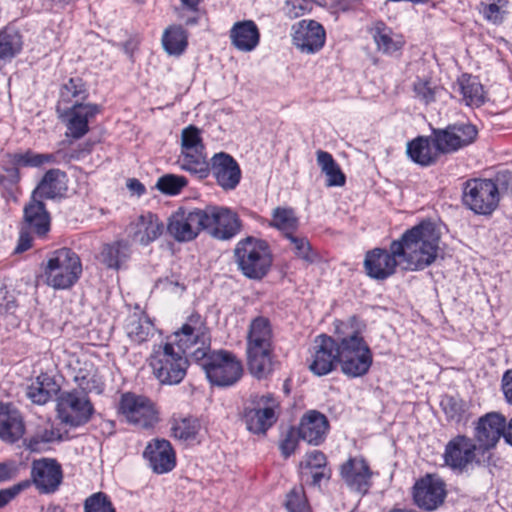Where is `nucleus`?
<instances>
[{"mask_svg":"<svg viewBox=\"0 0 512 512\" xmlns=\"http://www.w3.org/2000/svg\"><path fill=\"white\" fill-rule=\"evenodd\" d=\"M440 234L431 222L420 224L405 231L393 240V251L401 256V268L406 271H421L432 265L440 250Z\"/></svg>","mask_w":512,"mask_h":512,"instance_id":"1","label":"nucleus"},{"mask_svg":"<svg viewBox=\"0 0 512 512\" xmlns=\"http://www.w3.org/2000/svg\"><path fill=\"white\" fill-rule=\"evenodd\" d=\"M246 354L248 369L255 378L264 379L273 372V330L266 317L258 316L251 321Z\"/></svg>","mask_w":512,"mask_h":512,"instance_id":"2","label":"nucleus"},{"mask_svg":"<svg viewBox=\"0 0 512 512\" xmlns=\"http://www.w3.org/2000/svg\"><path fill=\"white\" fill-rule=\"evenodd\" d=\"M234 258L239 271L256 281L268 275L273 263L268 243L255 237L240 240L234 249Z\"/></svg>","mask_w":512,"mask_h":512,"instance_id":"3","label":"nucleus"},{"mask_svg":"<svg viewBox=\"0 0 512 512\" xmlns=\"http://www.w3.org/2000/svg\"><path fill=\"white\" fill-rule=\"evenodd\" d=\"M196 362L204 370L207 379L213 385L231 386L242 376V365L231 352L218 350L195 353Z\"/></svg>","mask_w":512,"mask_h":512,"instance_id":"4","label":"nucleus"},{"mask_svg":"<svg viewBox=\"0 0 512 512\" xmlns=\"http://www.w3.org/2000/svg\"><path fill=\"white\" fill-rule=\"evenodd\" d=\"M149 365L155 378L161 384H179L186 376L189 362L177 351L173 343H161L153 347Z\"/></svg>","mask_w":512,"mask_h":512,"instance_id":"5","label":"nucleus"},{"mask_svg":"<svg viewBox=\"0 0 512 512\" xmlns=\"http://www.w3.org/2000/svg\"><path fill=\"white\" fill-rule=\"evenodd\" d=\"M81 274V260L69 248H61L51 253L43 270L46 284L58 290L72 287Z\"/></svg>","mask_w":512,"mask_h":512,"instance_id":"6","label":"nucleus"},{"mask_svg":"<svg viewBox=\"0 0 512 512\" xmlns=\"http://www.w3.org/2000/svg\"><path fill=\"white\" fill-rule=\"evenodd\" d=\"M339 348V364L343 374L356 378L368 373L373 362V354L358 332L341 337Z\"/></svg>","mask_w":512,"mask_h":512,"instance_id":"7","label":"nucleus"},{"mask_svg":"<svg viewBox=\"0 0 512 512\" xmlns=\"http://www.w3.org/2000/svg\"><path fill=\"white\" fill-rule=\"evenodd\" d=\"M462 199L475 214L490 215L498 207L499 188L491 179H469L464 183Z\"/></svg>","mask_w":512,"mask_h":512,"instance_id":"8","label":"nucleus"},{"mask_svg":"<svg viewBox=\"0 0 512 512\" xmlns=\"http://www.w3.org/2000/svg\"><path fill=\"white\" fill-rule=\"evenodd\" d=\"M177 351L190 357L196 362L197 351L206 352L210 348L209 329L203 318L195 313L190 315L180 330L174 333Z\"/></svg>","mask_w":512,"mask_h":512,"instance_id":"9","label":"nucleus"},{"mask_svg":"<svg viewBox=\"0 0 512 512\" xmlns=\"http://www.w3.org/2000/svg\"><path fill=\"white\" fill-rule=\"evenodd\" d=\"M95 410L88 393L77 389L63 391L57 397V413L60 421L71 427L88 423Z\"/></svg>","mask_w":512,"mask_h":512,"instance_id":"10","label":"nucleus"},{"mask_svg":"<svg viewBox=\"0 0 512 512\" xmlns=\"http://www.w3.org/2000/svg\"><path fill=\"white\" fill-rule=\"evenodd\" d=\"M278 406L271 393L252 396L251 406L245 408L243 415L247 429L256 434L265 433L277 420L275 409Z\"/></svg>","mask_w":512,"mask_h":512,"instance_id":"11","label":"nucleus"},{"mask_svg":"<svg viewBox=\"0 0 512 512\" xmlns=\"http://www.w3.org/2000/svg\"><path fill=\"white\" fill-rule=\"evenodd\" d=\"M478 135L475 125L458 122L444 129L433 130V141L441 153H453L472 144Z\"/></svg>","mask_w":512,"mask_h":512,"instance_id":"12","label":"nucleus"},{"mask_svg":"<svg viewBox=\"0 0 512 512\" xmlns=\"http://www.w3.org/2000/svg\"><path fill=\"white\" fill-rule=\"evenodd\" d=\"M202 212L204 230L218 240H229L241 230L237 214L229 208L207 206Z\"/></svg>","mask_w":512,"mask_h":512,"instance_id":"13","label":"nucleus"},{"mask_svg":"<svg viewBox=\"0 0 512 512\" xmlns=\"http://www.w3.org/2000/svg\"><path fill=\"white\" fill-rule=\"evenodd\" d=\"M119 409L127 422L138 428H151L159 420L154 403L142 395L134 393L123 394Z\"/></svg>","mask_w":512,"mask_h":512,"instance_id":"14","label":"nucleus"},{"mask_svg":"<svg viewBox=\"0 0 512 512\" xmlns=\"http://www.w3.org/2000/svg\"><path fill=\"white\" fill-rule=\"evenodd\" d=\"M339 346L340 338L335 339L326 334L318 335L314 340L309 370L317 376L331 373L339 363Z\"/></svg>","mask_w":512,"mask_h":512,"instance_id":"15","label":"nucleus"},{"mask_svg":"<svg viewBox=\"0 0 512 512\" xmlns=\"http://www.w3.org/2000/svg\"><path fill=\"white\" fill-rule=\"evenodd\" d=\"M478 455H481V451L475 440L459 434L447 442L443 459L444 463L452 470L463 472L472 463L479 462Z\"/></svg>","mask_w":512,"mask_h":512,"instance_id":"16","label":"nucleus"},{"mask_svg":"<svg viewBox=\"0 0 512 512\" xmlns=\"http://www.w3.org/2000/svg\"><path fill=\"white\" fill-rule=\"evenodd\" d=\"M412 495L417 507L425 511H434L445 501L446 484L439 476L427 474L415 482Z\"/></svg>","mask_w":512,"mask_h":512,"instance_id":"17","label":"nucleus"},{"mask_svg":"<svg viewBox=\"0 0 512 512\" xmlns=\"http://www.w3.org/2000/svg\"><path fill=\"white\" fill-rule=\"evenodd\" d=\"M506 418L498 412H489L481 416L474 424L473 439L483 456L494 449L501 437L505 439Z\"/></svg>","mask_w":512,"mask_h":512,"instance_id":"18","label":"nucleus"},{"mask_svg":"<svg viewBox=\"0 0 512 512\" xmlns=\"http://www.w3.org/2000/svg\"><path fill=\"white\" fill-rule=\"evenodd\" d=\"M202 216V209L180 208L169 217L167 232L178 242L192 241L204 230Z\"/></svg>","mask_w":512,"mask_h":512,"instance_id":"19","label":"nucleus"},{"mask_svg":"<svg viewBox=\"0 0 512 512\" xmlns=\"http://www.w3.org/2000/svg\"><path fill=\"white\" fill-rule=\"evenodd\" d=\"M29 480L40 494H53L63 481L62 467L53 458L34 460L31 464Z\"/></svg>","mask_w":512,"mask_h":512,"instance_id":"20","label":"nucleus"},{"mask_svg":"<svg viewBox=\"0 0 512 512\" xmlns=\"http://www.w3.org/2000/svg\"><path fill=\"white\" fill-rule=\"evenodd\" d=\"M101 108L93 103H74L60 117L66 126V136L78 140L89 132V122Z\"/></svg>","mask_w":512,"mask_h":512,"instance_id":"21","label":"nucleus"},{"mask_svg":"<svg viewBox=\"0 0 512 512\" xmlns=\"http://www.w3.org/2000/svg\"><path fill=\"white\" fill-rule=\"evenodd\" d=\"M401 266V256L393 251V241L389 250L375 248L368 251L364 259V268L367 275L376 280H384L396 272L397 266Z\"/></svg>","mask_w":512,"mask_h":512,"instance_id":"22","label":"nucleus"},{"mask_svg":"<svg viewBox=\"0 0 512 512\" xmlns=\"http://www.w3.org/2000/svg\"><path fill=\"white\" fill-rule=\"evenodd\" d=\"M209 167L216 183L224 191L234 190L239 185L242 178L241 168L230 154L215 153L210 160Z\"/></svg>","mask_w":512,"mask_h":512,"instance_id":"23","label":"nucleus"},{"mask_svg":"<svg viewBox=\"0 0 512 512\" xmlns=\"http://www.w3.org/2000/svg\"><path fill=\"white\" fill-rule=\"evenodd\" d=\"M326 32L323 26L314 20H301L293 26V44L303 53L318 52L325 44Z\"/></svg>","mask_w":512,"mask_h":512,"instance_id":"24","label":"nucleus"},{"mask_svg":"<svg viewBox=\"0 0 512 512\" xmlns=\"http://www.w3.org/2000/svg\"><path fill=\"white\" fill-rule=\"evenodd\" d=\"M164 231V224L159 217L147 212L140 215L129 226V236L132 241L147 246L157 240Z\"/></svg>","mask_w":512,"mask_h":512,"instance_id":"25","label":"nucleus"},{"mask_svg":"<svg viewBox=\"0 0 512 512\" xmlns=\"http://www.w3.org/2000/svg\"><path fill=\"white\" fill-rule=\"evenodd\" d=\"M155 473L163 474L171 471L176 465V458L171 443L165 439L150 442L143 453Z\"/></svg>","mask_w":512,"mask_h":512,"instance_id":"26","label":"nucleus"},{"mask_svg":"<svg viewBox=\"0 0 512 512\" xmlns=\"http://www.w3.org/2000/svg\"><path fill=\"white\" fill-rule=\"evenodd\" d=\"M340 474L351 490L361 494H365L368 491L371 471L363 458H349L341 465Z\"/></svg>","mask_w":512,"mask_h":512,"instance_id":"27","label":"nucleus"},{"mask_svg":"<svg viewBox=\"0 0 512 512\" xmlns=\"http://www.w3.org/2000/svg\"><path fill=\"white\" fill-rule=\"evenodd\" d=\"M22 227L38 237H44L50 230V215L42 200L31 195L23 209Z\"/></svg>","mask_w":512,"mask_h":512,"instance_id":"28","label":"nucleus"},{"mask_svg":"<svg viewBox=\"0 0 512 512\" xmlns=\"http://www.w3.org/2000/svg\"><path fill=\"white\" fill-rule=\"evenodd\" d=\"M329 423L325 415L312 410L306 413L299 424L298 437L311 445L321 444L326 437Z\"/></svg>","mask_w":512,"mask_h":512,"instance_id":"29","label":"nucleus"},{"mask_svg":"<svg viewBox=\"0 0 512 512\" xmlns=\"http://www.w3.org/2000/svg\"><path fill=\"white\" fill-rule=\"evenodd\" d=\"M231 44L241 52H251L259 45L260 31L252 20L234 23L230 29Z\"/></svg>","mask_w":512,"mask_h":512,"instance_id":"30","label":"nucleus"},{"mask_svg":"<svg viewBox=\"0 0 512 512\" xmlns=\"http://www.w3.org/2000/svg\"><path fill=\"white\" fill-rule=\"evenodd\" d=\"M25 432L23 418L18 410L0 404V438L6 442L18 441Z\"/></svg>","mask_w":512,"mask_h":512,"instance_id":"31","label":"nucleus"},{"mask_svg":"<svg viewBox=\"0 0 512 512\" xmlns=\"http://www.w3.org/2000/svg\"><path fill=\"white\" fill-rule=\"evenodd\" d=\"M377 50L386 55H392L399 51L404 41L400 35H397L383 21H376L369 28Z\"/></svg>","mask_w":512,"mask_h":512,"instance_id":"32","label":"nucleus"},{"mask_svg":"<svg viewBox=\"0 0 512 512\" xmlns=\"http://www.w3.org/2000/svg\"><path fill=\"white\" fill-rule=\"evenodd\" d=\"M66 190V173L60 169L48 170L32 192L40 200L54 199Z\"/></svg>","mask_w":512,"mask_h":512,"instance_id":"33","label":"nucleus"},{"mask_svg":"<svg viewBox=\"0 0 512 512\" xmlns=\"http://www.w3.org/2000/svg\"><path fill=\"white\" fill-rule=\"evenodd\" d=\"M60 392V386L48 373H41L27 387L26 395L35 404L44 405Z\"/></svg>","mask_w":512,"mask_h":512,"instance_id":"34","label":"nucleus"},{"mask_svg":"<svg viewBox=\"0 0 512 512\" xmlns=\"http://www.w3.org/2000/svg\"><path fill=\"white\" fill-rule=\"evenodd\" d=\"M439 153L441 152L437 150L435 143L432 144L428 137L420 136L407 144L408 156L413 162L421 166H429L435 163Z\"/></svg>","mask_w":512,"mask_h":512,"instance_id":"35","label":"nucleus"},{"mask_svg":"<svg viewBox=\"0 0 512 512\" xmlns=\"http://www.w3.org/2000/svg\"><path fill=\"white\" fill-rule=\"evenodd\" d=\"M125 331L131 341L141 344L154 333V325L147 315L142 312L130 314L125 321Z\"/></svg>","mask_w":512,"mask_h":512,"instance_id":"36","label":"nucleus"},{"mask_svg":"<svg viewBox=\"0 0 512 512\" xmlns=\"http://www.w3.org/2000/svg\"><path fill=\"white\" fill-rule=\"evenodd\" d=\"M178 164L182 170L200 179L206 178L210 173V162L207 161L205 150L181 151Z\"/></svg>","mask_w":512,"mask_h":512,"instance_id":"37","label":"nucleus"},{"mask_svg":"<svg viewBox=\"0 0 512 512\" xmlns=\"http://www.w3.org/2000/svg\"><path fill=\"white\" fill-rule=\"evenodd\" d=\"M458 83L463 101L467 106L480 107L485 103L484 88L476 77L463 74Z\"/></svg>","mask_w":512,"mask_h":512,"instance_id":"38","label":"nucleus"},{"mask_svg":"<svg viewBox=\"0 0 512 512\" xmlns=\"http://www.w3.org/2000/svg\"><path fill=\"white\" fill-rule=\"evenodd\" d=\"M131 255V247L127 241L120 240L107 244L101 251L102 262L108 267L119 269Z\"/></svg>","mask_w":512,"mask_h":512,"instance_id":"39","label":"nucleus"},{"mask_svg":"<svg viewBox=\"0 0 512 512\" xmlns=\"http://www.w3.org/2000/svg\"><path fill=\"white\" fill-rule=\"evenodd\" d=\"M316 155L317 163L321 171L326 175V186H343L346 182V177L332 155L323 150H318Z\"/></svg>","mask_w":512,"mask_h":512,"instance_id":"40","label":"nucleus"},{"mask_svg":"<svg viewBox=\"0 0 512 512\" xmlns=\"http://www.w3.org/2000/svg\"><path fill=\"white\" fill-rule=\"evenodd\" d=\"M441 407L445 413L447 420L456 424H467L470 413L469 404L454 396H444L441 400Z\"/></svg>","mask_w":512,"mask_h":512,"instance_id":"41","label":"nucleus"},{"mask_svg":"<svg viewBox=\"0 0 512 512\" xmlns=\"http://www.w3.org/2000/svg\"><path fill=\"white\" fill-rule=\"evenodd\" d=\"M22 36L11 27L0 31V59L9 60L15 57L22 50Z\"/></svg>","mask_w":512,"mask_h":512,"instance_id":"42","label":"nucleus"},{"mask_svg":"<svg viewBox=\"0 0 512 512\" xmlns=\"http://www.w3.org/2000/svg\"><path fill=\"white\" fill-rule=\"evenodd\" d=\"M165 51L170 55H181L187 47V33L181 26H170L162 37Z\"/></svg>","mask_w":512,"mask_h":512,"instance_id":"43","label":"nucleus"},{"mask_svg":"<svg viewBox=\"0 0 512 512\" xmlns=\"http://www.w3.org/2000/svg\"><path fill=\"white\" fill-rule=\"evenodd\" d=\"M88 95L86 85L80 77L70 78L60 89V99L66 103L73 100L74 103H83L82 101L86 100Z\"/></svg>","mask_w":512,"mask_h":512,"instance_id":"44","label":"nucleus"},{"mask_svg":"<svg viewBox=\"0 0 512 512\" xmlns=\"http://www.w3.org/2000/svg\"><path fill=\"white\" fill-rule=\"evenodd\" d=\"M73 379L81 389L79 390L80 392L89 393L97 391L99 393L102 390V383L97 377L96 370L92 364L85 363L84 367L79 368L75 373Z\"/></svg>","mask_w":512,"mask_h":512,"instance_id":"45","label":"nucleus"},{"mask_svg":"<svg viewBox=\"0 0 512 512\" xmlns=\"http://www.w3.org/2000/svg\"><path fill=\"white\" fill-rule=\"evenodd\" d=\"M272 225L284 232L285 238L288 233H295L299 226V220L291 208L277 207L272 213Z\"/></svg>","mask_w":512,"mask_h":512,"instance_id":"46","label":"nucleus"},{"mask_svg":"<svg viewBox=\"0 0 512 512\" xmlns=\"http://www.w3.org/2000/svg\"><path fill=\"white\" fill-rule=\"evenodd\" d=\"M290 242V249L295 256L306 264H312L317 259V253L312 249V246L305 236H299L295 233H288L287 238Z\"/></svg>","mask_w":512,"mask_h":512,"instance_id":"47","label":"nucleus"},{"mask_svg":"<svg viewBox=\"0 0 512 512\" xmlns=\"http://www.w3.org/2000/svg\"><path fill=\"white\" fill-rule=\"evenodd\" d=\"M199 428L200 424L198 420L189 416L174 418L172 421L171 431L175 438L187 441L196 437Z\"/></svg>","mask_w":512,"mask_h":512,"instance_id":"48","label":"nucleus"},{"mask_svg":"<svg viewBox=\"0 0 512 512\" xmlns=\"http://www.w3.org/2000/svg\"><path fill=\"white\" fill-rule=\"evenodd\" d=\"M7 157L9 163L14 167L6 168V171L16 180L19 179V167H40L39 153H35L32 150L8 154Z\"/></svg>","mask_w":512,"mask_h":512,"instance_id":"49","label":"nucleus"},{"mask_svg":"<svg viewBox=\"0 0 512 512\" xmlns=\"http://www.w3.org/2000/svg\"><path fill=\"white\" fill-rule=\"evenodd\" d=\"M508 3V0H484L480 3V12L487 21L498 25L504 21Z\"/></svg>","mask_w":512,"mask_h":512,"instance_id":"50","label":"nucleus"},{"mask_svg":"<svg viewBox=\"0 0 512 512\" xmlns=\"http://www.w3.org/2000/svg\"><path fill=\"white\" fill-rule=\"evenodd\" d=\"M60 438L59 431L55 430L53 427L40 428L28 439L27 447L33 452L42 451L46 444L59 440Z\"/></svg>","mask_w":512,"mask_h":512,"instance_id":"51","label":"nucleus"},{"mask_svg":"<svg viewBox=\"0 0 512 512\" xmlns=\"http://www.w3.org/2000/svg\"><path fill=\"white\" fill-rule=\"evenodd\" d=\"M414 98L425 105L435 102L439 88L429 79L417 78L413 82Z\"/></svg>","mask_w":512,"mask_h":512,"instance_id":"52","label":"nucleus"},{"mask_svg":"<svg viewBox=\"0 0 512 512\" xmlns=\"http://www.w3.org/2000/svg\"><path fill=\"white\" fill-rule=\"evenodd\" d=\"M188 184L184 176L175 174H165L161 176L156 183V188L166 195H177Z\"/></svg>","mask_w":512,"mask_h":512,"instance_id":"53","label":"nucleus"},{"mask_svg":"<svg viewBox=\"0 0 512 512\" xmlns=\"http://www.w3.org/2000/svg\"><path fill=\"white\" fill-rule=\"evenodd\" d=\"M84 512H116L110 497L104 492H96L84 501Z\"/></svg>","mask_w":512,"mask_h":512,"instance_id":"54","label":"nucleus"},{"mask_svg":"<svg viewBox=\"0 0 512 512\" xmlns=\"http://www.w3.org/2000/svg\"><path fill=\"white\" fill-rule=\"evenodd\" d=\"M205 150V145L201 137V130L189 125L181 132V151Z\"/></svg>","mask_w":512,"mask_h":512,"instance_id":"55","label":"nucleus"},{"mask_svg":"<svg viewBox=\"0 0 512 512\" xmlns=\"http://www.w3.org/2000/svg\"><path fill=\"white\" fill-rule=\"evenodd\" d=\"M285 507L288 512H310L302 486H295L288 492Z\"/></svg>","mask_w":512,"mask_h":512,"instance_id":"56","label":"nucleus"},{"mask_svg":"<svg viewBox=\"0 0 512 512\" xmlns=\"http://www.w3.org/2000/svg\"><path fill=\"white\" fill-rule=\"evenodd\" d=\"M311 9V0H286L283 7L285 15L290 19L301 17Z\"/></svg>","mask_w":512,"mask_h":512,"instance_id":"57","label":"nucleus"},{"mask_svg":"<svg viewBox=\"0 0 512 512\" xmlns=\"http://www.w3.org/2000/svg\"><path fill=\"white\" fill-rule=\"evenodd\" d=\"M31 486L30 480H23L19 483L5 489L0 490V508L5 507L21 492L27 490Z\"/></svg>","mask_w":512,"mask_h":512,"instance_id":"58","label":"nucleus"},{"mask_svg":"<svg viewBox=\"0 0 512 512\" xmlns=\"http://www.w3.org/2000/svg\"><path fill=\"white\" fill-rule=\"evenodd\" d=\"M297 436L298 431L296 432L294 429H291L288 431L284 440L281 442L280 449L285 457H289L292 453H294L298 442Z\"/></svg>","mask_w":512,"mask_h":512,"instance_id":"59","label":"nucleus"},{"mask_svg":"<svg viewBox=\"0 0 512 512\" xmlns=\"http://www.w3.org/2000/svg\"><path fill=\"white\" fill-rule=\"evenodd\" d=\"M306 467L310 469H324L326 465V456L318 450H314L307 454Z\"/></svg>","mask_w":512,"mask_h":512,"instance_id":"60","label":"nucleus"},{"mask_svg":"<svg viewBox=\"0 0 512 512\" xmlns=\"http://www.w3.org/2000/svg\"><path fill=\"white\" fill-rule=\"evenodd\" d=\"M31 231L22 227L20 229L19 238L14 252L19 254L27 251L32 245Z\"/></svg>","mask_w":512,"mask_h":512,"instance_id":"61","label":"nucleus"},{"mask_svg":"<svg viewBox=\"0 0 512 512\" xmlns=\"http://www.w3.org/2000/svg\"><path fill=\"white\" fill-rule=\"evenodd\" d=\"M501 390L505 401L512 406V369L504 372L501 379Z\"/></svg>","mask_w":512,"mask_h":512,"instance_id":"62","label":"nucleus"},{"mask_svg":"<svg viewBox=\"0 0 512 512\" xmlns=\"http://www.w3.org/2000/svg\"><path fill=\"white\" fill-rule=\"evenodd\" d=\"M17 466L14 462H1L0 463V482L9 481L17 474Z\"/></svg>","mask_w":512,"mask_h":512,"instance_id":"63","label":"nucleus"},{"mask_svg":"<svg viewBox=\"0 0 512 512\" xmlns=\"http://www.w3.org/2000/svg\"><path fill=\"white\" fill-rule=\"evenodd\" d=\"M127 187L130 191L136 193L137 195H141L145 192L144 185L137 179H129Z\"/></svg>","mask_w":512,"mask_h":512,"instance_id":"64","label":"nucleus"}]
</instances>
